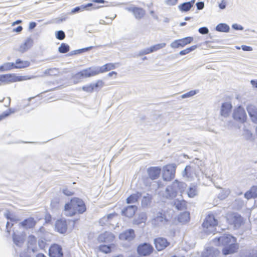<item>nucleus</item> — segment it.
<instances>
[{"instance_id":"nucleus-1","label":"nucleus","mask_w":257,"mask_h":257,"mask_svg":"<svg viewBox=\"0 0 257 257\" xmlns=\"http://www.w3.org/2000/svg\"><path fill=\"white\" fill-rule=\"evenodd\" d=\"M213 241H216L218 245L226 246L222 250L223 253L225 255L233 253L238 249V245L235 243L236 240L234 237L229 234H225Z\"/></svg>"},{"instance_id":"nucleus-2","label":"nucleus","mask_w":257,"mask_h":257,"mask_svg":"<svg viewBox=\"0 0 257 257\" xmlns=\"http://www.w3.org/2000/svg\"><path fill=\"white\" fill-rule=\"evenodd\" d=\"M86 206L83 200L78 198H74L70 203L65 204L64 211L67 216H72L76 213L82 214L86 211Z\"/></svg>"},{"instance_id":"nucleus-3","label":"nucleus","mask_w":257,"mask_h":257,"mask_svg":"<svg viewBox=\"0 0 257 257\" xmlns=\"http://www.w3.org/2000/svg\"><path fill=\"white\" fill-rule=\"evenodd\" d=\"M36 78V76H17L15 74L0 75V81L8 84L17 81H26Z\"/></svg>"},{"instance_id":"nucleus-4","label":"nucleus","mask_w":257,"mask_h":257,"mask_svg":"<svg viewBox=\"0 0 257 257\" xmlns=\"http://www.w3.org/2000/svg\"><path fill=\"white\" fill-rule=\"evenodd\" d=\"M185 185L184 183L179 182L176 180L166 188L165 192L163 193V196L167 199H173L176 196L180 187H184Z\"/></svg>"},{"instance_id":"nucleus-5","label":"nucleus","mask_w":257,"mask_h":257,"mask_svg":"<svg viewBox=\"0 0 257 257\" xmlns=\"http://www.w3.org/2000/svg\"><path fill=\"white\" fill-rule=\"evenodd\" d=\"M217 224V221L213 215H209L207 216L203 224V230L206 233H214L216 231L215 227Z\"/></svg>"},{"instance_id":"nucleus-6","label":"nucleus","mask_w":257,"mask_h":257,"mask_svg":"<svg viewBox=\"0 0 257 257\" xmlns=\"http://www.w3.org/2000/svg\"><path fill=\"white\" fill-rule=\"evenodd\" d=\"M169 220V216L165 211H159L155 213L152 220V224L154 226H160L165 224Z\"/></svg>"},{"instance_id":"nucleus-7","label":"nucleus","mask_w":257,"mask_h":257,"mask_svg":"<svg viewBox=\"0 0 257 257\" xmlns=\"http://www.w3.org/2000/svg\"><path fill=\"white\" fill-rule=\"evenodd\" d=\"M98 74H99V73L97 66L89 67L77 73L74 76V78L76 79H81L83 78L91 77Z\"/></svg>"},{"instance_id":"nucleus-8","label":"nucleus","mask_w":257,"mask_h":257,"mask_svg":"<svg viewBox=\"0 0 257 257\" xmlns=\"http://www.w3.org/2000/svg\"><path fill=\"white\" fill-rule=\"evenodd\" d=\"M176 165L175 164H168L163 167V178L167 181H170L174 177L175 175Z\"/></svg>"},{"instance_id":"nucleus-9","label":"nucleus","mask_w":257,"mask_h":257,"mask_svg":"<svg viewBox=\"0 0 257 257\" xmlns=\"http://www.w3.org/2000/svg\"><path fill=\"white\" fill-rule=\"evenodd\" d=\"M198 167H197L195 164H191L187 166L182 174L184 177L187 178H192L194 175L197 176L199 174Z\"/></svg>"},{"instance_id":"nucleus-10","label":"nucleus","mask_w":257,"mask_h":257,"mask_svg":"<svg viewBox=\"0 0 257 257\" xmlns=\"http://www.w3.org/2000/svg\"><path fill=\"white\" fill-rule=\"evenodd\" d=\"M232 116L235 120L240 122H244L247 118L245 110L241 106H239L234 110Z\"/></svg>"},{"instance_id":"nucleus-11","label":"nucleus","mask_w":257,"mask_h":257,"mask_svg":"<svg viewBox=\"0 0 257 257\" xmlns=\"http://www.w3.org/2000/svg\"><path fill=\"white\" fill-rule=\"evenodd\" d=\"M126 10L128 12L133 13L135 18L137 20H141L145 16L146 14L145 10L142 8L132 7L127 8Z\"/></svg>"},{"instance_id":"nucleus-12","label":"nucleus","mask_w":257,"mask_h":257,"mask_svg":"<svg viewBox=\"0 0 257 257\" xmlns=\"http://www.w3.org/2000/svg\"><path fill=\"white\" fill-rule=\"evenodd\" d=\"M104 85V83L103 81L98 80L95 83H91L86 86H83L82 89L87 93H92L97 88L102 87Z\"/></svg>"},{"instance_id":"nucleus-13","label":"nucleus","mask_w":257,"mask_h":257,"mask_svg":"<svg viewBox=\"0 0 257 257\" xmlns=\"http://www.w3.org/2000/svg\"><path fill=\"white\" fill-rule=\"evenodd\" d=\"M153 250V248L152 245L146 243L139 245L138 248V253L144 256L149 255Z\"/></svg>"},{"instance_id":"nucleus-14","label":"nucleus","mask_w":257,"mask_h":257,"mask_svg":"<svg viewBox=\"0 0 257 257\" xmlns=\"http://www.w3.org/2000/svg\"><path fill=\"white\" fill-rule=\"evenodd\" d=\"M49 255L50 257H63L61 247L58 244L52 245L49 249Z\"/></svg>"},{"instance_id":"nucleus-15","label":"nucleus","mask_w":257,"mask_h":257,"mask_svg":"<svg viewBox=\"0 0 257 257\" xmlns=\"http://www.w3.org/2000/svg\"><path fill=\"white\" fill-rule=\"evenodd\" d=\"M154 244L156 249L160 251L166 248L169 244V243L166 238L158 237L154 239Z\"/></svg>"},{"instance_id":"nucleus-16","label":"nucleus","mask_w":257,"mask_h":257,"mask_svg":"<svg viewBox=\"0 0 257 257\" xmlns=\"http://www.w3.org/2000/svg\"><path fill=\"white\" fill-rule=\"evenodd\" d=\"M120 63H107L101 67L97 66L99 73H103L111 70L114 69L120 66Z\"/></svg>"},{"instance_id":"nucleus-17","label":"nucleus","mask_w":257,"mask_h":257,"mask_svg":"<svg viewBox=\"0 0 257 257\" xmlns=\"http://www.w3.org/2000/svg\"><path fill=\"white\" fill-rule=\"evenodd\" d=\"M36 224V221L33 217H29L19 223L20 227H22L28 229L33 228Z\"/></svg>"},{"instance_id":"nucleus-18","label":"nucleus","mask_w":257,"mask_h":257,"mask_svg":"<svg viewBox=\"0 0 257 257\" xmlns=\"http://www.w3.org/2000/svg\"><path fill=\"white\" fill-rule=\"evenodd\" d=\"M56 230L60 233H64L67 230L66 221L63 219L58 220L55 223Z\"/></svg>"},{"instance_id":"nucleus-19","label":"nucleus","mask_w":257,"mask_h":257,"mask_svg":"<svg viewBox=\"0 0 257 257\" xmlns=\"http://www.w3.org/2000/svg\"><path fill=\"white\" fill-rule=\"evenodd\" d=\"M161 169L158 167H152L148 168L147 172L149 177L152 180L158 178L160 174Z\"/></svg>"},{"instance_id":"nucleus-20","label":"nucleus","mask_w":257,"mask_h":257,"mask_svg":"<svg viewBox=\"0 0 257 257\" xmlns=\"http://www.w3.org/2000/svg\"><path fill=\"white\" fill-rule=\"evenodd\" d=\"M114 238V236L111 232L106 231L99 235L98 240L100 242H110L113 241Z\"/></svg>"},{"instance_id":"nucleus-21","label":"nucleus","mask_w":257,"mask_h":257,"mask_svg":"<svg viewBox=\"0 0 257 257\" xmlns=\"http://www.w3.org/2000/svg\"><path fill=\"white\" fill-rule=\"evenodd\" d=\"M135 234L132 229H128L119 235V238L121 240L131 241L134 239Z\"/></svg>"},{"instance_id":"nucleus-22","label":"nucleus","mask_w":257,"mask_h":257,"mask_svg":"<svg viewBox=\"0 0 257 257\" xmlns=\"http://www.w3.org/2000/svg\"><path fill=\"white\" fill-rule=\"evenodd\" d=\"M248 113L252 120L255 123H257V108L253 105H249L247 107Z\"/></svg>"},{"instance_id":"nucleus-23","label":"nucleus","mask_w":257,"mask_h":257,"mask_svg":"<svg viewBox=\"0 0 257 257\" xmlns=\"http://www.w3.org/2000/svg\"><path fill=\"white\" fill-rule=\"evenodd\" d=\"M137 210V207L135 205H130L122 210V214L128 218L132 217Z\"/></svg>"},{"instance_id":"nucleus-24","label":"nucleus","mask_w":257,"mask_h":257,"mask_svg":"<svg viewBox=\"0 0 257 257\" xmlns=\"http://www.w3.org/2000/svg\"><path fill=\"white\" fill-rule=\"evenodd\" d=\"M232 108V105L230 102H225L222 103L220 110V114L224 117H227Z\"/></svg>"},{"instance_id":"nucleus-25","label":"nucleus","mask_w":257,"mask_h":257,"mask_svg":"<svg viewBox=\"0 0 257 257\" xmlns=\"http://www.w3.org/2000/svg\"><path fill=\"white\" fill-rule=\"evenodd\" d=\"M14 243L18 246H21L24 243L25 235L23 234H17L16 232L13 234Z\"/></svg>"},{"instance_id":"nucleus-26","label":"nucleus","mask_w":257,"mask_h":257,"mask_svg":"<svg viewBox=\"0 0 257 257\" xmlns=\"http://www.w3.org/2000/svg\"><path fill=\"white\" fill-rule=\"evenodd\" d=\"M244 197L247 199L257 197V186H253L244 194Z\"/></svg>"},{"instance_id":"nucleus-27","label":"nucleus","mask_w":257,"mask_h":257,"mask_svg":"<svg viewBox=\"0 0 257 257\" xmlns=\"http://www.w3.org/2000/svg\"><path fill=\"white\" fill-rule=\"evenodd\" d=\"M218 253L217 249L213 247H207L202 253V257H215Z\"/></svg>"},{"instance_id":"nucleus-28","label":"nucleus","mask_w":257,"mask_h":257,"mask_svg":"<svg viewBox=\"0 0 257 257\" xmlns=\"http://www.w3.org/2000/svg\"><path fill=\"white\" fill-rule=\"evenodd\" d=\"M195 0H192L190 2L184 3L178 6V8L181 12L188 11L193 6Z\"/></svg>"},{"instance_id":"nucleus-29","label":"nucleus","mask_w":257,"mask_h":257,"mask_svg":"<svg viewBox=\"0 0 257 257\" xmlns=\"http://www.w3.org/2000/svg\"><path fill=\"white\" fill-rule=\"evenodd\" d=\"M230 221L235 227L238 228L242 222V218L240 215L235 214L232 216Z\"/></svg>"},{"instance_id":"nucleus-30","label":"nucleus","mask_w":257,"mask_h":257,"mask_svg":"<svg viewBox=\"0 0 257 257\" xmlns=\"http://www.w3.org/2000/svg\"><path fill=\"white\" fill-rule=\"evenodd\" d=\"M30 65V62L28 61H23L20 59H18L15 64V68L21 69L29 67Z\"/></svg>"},{"instance_id":"nucleus-31","label":"nucleus","mask_w":257,"mask_h":257,"mask_svg":"<svg viewBox=\"0 0 257 257\" xmlns=\"http://www.w3.org/2000/svg\"><path fill=\"white\" fill-rule=\"evenodd\" d=\"M147 217L146 213H140L138 217L133 220V223L138 225L142 223H144L147 220Z\"/></svg>"},{"instance_id":"nucleus-32","label":"nucleus","mask_w":257,"mask_h":257,"mask_svg":"<svg viewBox=\"0 0 257 257\" xmlns=\"http://www.w3.org/2000/svg\"><path fill=\"white\" fill-rule=\"evenodd\" d=\"M32 40L30 39L26 40L24 44H22L18 49V51L21 53H24L28 50L31 46Z\"/></svg>"},{"instance_id":"nucleus-33","label":"nucleus","mask_w":257,"mask_h":257,"mask_svg":"<svg viewBox=\"0 0 257 257\" xmlns=\"http://www.w3.org/2000/svg\"><path fill=\"white\" fill-rule=\"evenodd\" d=\"M141 193L139 192H137L130 195L126 199L127 203L132 204L137 202L138 200V199L141 196Z\"/></svg>"},{"instance_id":"nucleus-34","label":"nucleus","mask_w":257,"mask_h":257,"mask_svg":"<svg viewBox=\"0 0 257 257\" xmlns=\"http://www.w3.org/2000/svg\"><path fill=\"white\" fill-rule=\"evenodd\" d=\"M174 205L178 210H184L186 208V202L183 200L178 199L175 200L174 202Z\"/></svg>"},{"instance_id":"nucleus-35","label":"nucleus","mask_w":257,"mask_h":257,"mask_svg":"<svg viewBox=\"0 0 257 257\" xmlns=\"http://www.w3.org/2000/svg\"><path fill=\"white\" fill-rule=\"evenodd\" d=\"M14 68H15V63L7 62L0 66V71H9Z\"/></svg>"},{"instance_id":"nucleus-36","label":"nucleus","mask_w":257,"mask_h":257,"mask_svg":"<svg viewBox=\"0 0 257 257\" xmlns=\"http://www.w3.org/2000/svg\"><path fill=\"white\" fill-rule=\"evenodd\" d=\"M229 27L223 23L218 24L216 27V30L218 32H228L229 31Z\"/></svg>"},{"instance_id":"nucleus-37","label":"nucleus","mask_w":257,"mask_h":257,"mask_svg":"<svg viewBox=\"0 0 257 257\" xmlns=\"http://www.w3.org/2000/svg\"><path fill=\"white\" fill-rule=\"evenodd\" d=\"M59 73L58 69L56 68L48 69L44 72L45 75L49 76H57L59 75Z\"/></svg>"},{"instance_id":"nucleus-38","label":"nucleus","mask_w":257,"mask_h":257,"mask_svg":"<svg viewBox=\"0 0 257 257\" xmlns=\"http://www.w3.org/2000/svg\"><path fill=\"white\" fill-rule=\"evenodd\" d=\"M230 193L229 189H222L218 194V198L221 200L225 199Z\"/></svg>"},{"instance_id":"nucleus-39","label":"nucleus","mask_w":257,"mask_h":257,"mask_svg":"<svg viewBox=\"0 0 257 257\" xmlns=\"http://www.w3.org/2000/svg\"><path fill=\"white\" fill-rule=\"evenodd\" d=\"M188 196L189 197L193 198L196 196L198 193V191L195 186H192L190 187L187 192Z\"/></svg>"},{"instance_id":"nucleus-40","label":"nucleus","mask_w":257,"mask_h":257,"mask_svg":"<svg viewBox=\"0 0 257 257\" xmlns=\"http://www.w3.org/2000/svg\"><path fill=\"white\" fill-rule=\"evenodd\" d=\"M152 197L149 194L147 196L143 197L142 200V205L143 207H145L149 205L151 202Z\"/></svg>"},{"instance_id":"nucleus-41","label":"nucleus","mask_w":257,"mask_h":257,"mask_svg":"<svg viewBox=\"0 0 257 257\" xmlns=\"http://www.w3.org/2000/svg\"><path fill=\"white\" fill-rule=\"evenodd\" d=\"M189 219V213L188 212H184L182 213L179 217V221L181 222H188Z\"/></svg>"},{"instance_id":"nucleus-42","label":"nucleus","mask_w":257,"mask_h":257,"mask_svg":"<svg viewBox=\"0 0 257 257\" xmlns=\"http://www.w3.org/2000/svg\"><path fill=\"white\" fill-rule=\"evenodd\" d=\"M92 4L89 3L86 5H81L80 7H77L73 9L71 11V13H75L78 12L79 11H83L84 10L86 9L87 7H91L92 6Z\"/></svg>"},{"instance_id":"nucleus-43","label":"nucleus","mask_w":257,"mask_h":257,"mask_svg":"<svg viewBox=\"0 0 257 257\" xmlns=\"http://www.w3.org/2000/svg\"><path fill=\"white\" fill-rule=\"evenodd\" d=\"M166 44L165 43H162L155 45L150 48V51H151V53H152L154 51H156L158 50H160V49L165 47L166 46Z\"/></svg>"},{"instance_id":"nucleus-44","label":"nucleus","mask_w":257,"mask_h":257,"mask_svg":"<svg viewBox=\"0 0 257 257\" xmlns=\"http://www.w3.org/2000/svg\"><path fill=\"white\" fill-rule=\"evenodd\" d=\"M179 40L181 45V47H183L186 45L190 43L193 41V38L192 37H188Z\"/></svg>"},{"instance_id":"nucleus-45","label":"nucleus","mask_w":257,"mask_h":257,"mask_svg":"<svg viewBox=\"0 0 257 257\" xmlns=\"http://www.w3.org/2000/svg\"><path fill=\"white\" fill-rule=\"evenodd\" d=\"M69 50V46L65 43H62L59 47V51L61 53H65Z\"/></svg>"},{"instance_id":"nucleus-46","label":"nucleus","mask_w":257,"mask_h":257,"mask_svg":"<svg viewBox=\"0 0 257 257\" xmlns=\"http://www.w3.org/2000/svg\"><path fill=\"white\" fill-rule=\"evenodd\" d=\"M198 92V90H191L186 93H185V94L182 95L181 97L182 98L190 97L195 95Z\"/></svg>"},{"instance_id":"nucleus-47","label":"nucleus","mask_w":257,"mask_h":257,"mask_svg":"<svg viewBox=\"0 0 257 257\" xmlns=\"http://www.w3.org/2000/svg\"><path fill=\"white\" fill-rule=\"evenodd\" d=\"M100 251L107 253L111 251L110 246L106 245H101L99 247Z\"/></svg>"},{"instance_id":"nucleus-48","label":"nucleus","mask_w":257,"mask_h":257,"mask_svg":"<svg viewBox=\"0 0 257 257\" xmlns=\"http://www.w3.org/2000/svg\"><path fill=\"white\" fill-rule=\"evenodd\" d=\"M56 37L60 40L64 39L65 37V33L63 31H58L56 33Z\"/></svg>"},{"instance_id":"nucleus-49","label":"nucleus","mask_w":257,"mask_h":257,"mask_svg":"<svg viewBox=\"0 0 257 257\" xmlns=\"http://www.w3.org/2000/svg\"><path fill=\"white\" fill-rule=\"evenodd\" d=\"M170 46L172 48H177L180 47H181V45L180 44V40H177L174 41H173L171 44Z\"/></svg>"},{"instance_id":"nucleus-50","label":"nucleus","mask_w":257,"mask_h":257,"mask_svg":"<svg viewBox=\"0 0 257 257\" xmlns=\"http://www.w3.org/2000/svg\"><path fill=\"white\" fill-rule=\"evenodd\" d=\"M59 199L57 198L54 199L51 203V205L53 208H58L59 207Z\"/></svg>"},{"instance_id":"nucleus-51","label":"nucleus","mask_w":257,"mask_h":257,"mask_svg":"<svg viewBox=\"0 0 257 257\" xmlns=\"http://www.w3.org/2000/svg\"><path fill=\"white\" fill-rule=\"evenodd\" d=\"M151 53V51H150V48H146V49H143V50H142L141 51H140L139 53V56H141L148 54H149Z\"/></svg>"},{"instance_id":"nucleus-52","label":"nucleus","mask_w":257,"mask_h":257,"mask_svg":"<svg viewBox=\"0 0 257 257\" xmlns=\"http://www.w3.org/2000/svg\"><path fill=\"white\" fill-rule=\"evenodd\" d=\"M36 238L33 235H30L28 237V243L31 244H35L36 243Z\"/></svg>"},{"instance_id":"nucleus-53","label":"nucleus","mask_w":257,"mask_h":257,"mask_svg":"<svg viewBox=\"0 0 257 257\" xmlns=\"http://www.w3.org/2000/svg\"><path fill=\"white\" fill-rule=\"evenodd\" d=\"M178 2V0H166L165 4L168 6H174Z\"/></svg>"},{"instance_id":"nucleus-54","label":"nucleus","mask_w":257,"mask_h":257,"mask_svg":"<svg viewBox=\"0 0 257 257\" xmlns=\"http://www.w3.org/2000/svg\"><path fill=\"white\" fill-rule=\"evenodd\" d=\"M199 32L202 34H206L208 33V29L206 27L200 28L199 30Z\"/></svg>"},{"instance_id":"nucleus-55","label":"nucleus","mask_w":257,"mask_h":257,"mask_svg":"<svg viewBox=\"0 0 257 257\" xmlns=\"http://www.w3.org/2000/svg\"><path fill=\"white\" fill-rule=\"evenodd\" d=\"M5 216L8 219H10L11 221H14L16 220L15 217L11 216V214L9 211L5 214Z\"/></svg>"},{"instance_id":"nucleus-56","label":"nucleus","mask_w":257,"mask_h":257,"mask_svg":"<svg viewBox=\"0 0 257 257\" xmlns=\"http://www.w3.org/2000/svg\"><path fill=\"white\" fill-rule=\"evenodd\" d=\"M116 216V215L115 214H109L107 215L106 217L104 216L103 218V220H105L106 221H109L110 219Z\"/></svg>"},{"instance_id":"nucleus-57","label":"nucleus","mask_w":257,"mask_h":257,"mask_svg":"<svg viewBox=\"0 0 257 257\" xmlns=\"http://www.w3.org/2000/svg\"><path fill=\"white\" fill-rule=\"evenodd\" d=\"M246 257H257V250H252Z\"/></svg>"},{"instance_id":"nucleus-58","label":"nucleus","mask_w":257,"mask_h":257,"mask_svg":"<svg viewBox=\"0 0 257 257\" xmlns=\"http://www.w3.org/2000/svg\"><path fill=\"white\" fill-rule=\"evenodd\" d=\"M197 9L199 10L203 9L204 7V4L203 2H198L196 4Z\"/></svg>"},{"instance_id":"nucleus-59","label":"nucleus","mask_w":257,"mask_h":257,"mask_svg":"<svg viewBox=\"0 0 257 257\" xmlns=\"http://www.w3.org/2000/svg\"><path fill=\"white\" fill-rule=\"evenodd\" d=\"M241 48H242V49L245 51H251L252 50V47H251L250 46H247L246 45L241 46Z\"/></svg>"},{"instance_id":"nucleus-60","label":"nucleus","mask_w":257,"mask_h":257,"mask_svg":"<svg viewBox=\"0 0 257 257\" xmlns=\"http://www.w3.org/2000/svg\"><path fill=\"white\" fill-rule=\"evenodd\" d=\"M63 192L65 195L67 196H71L73 195V192L67 189H63Z\"/></svg>"},{"instance_id":"nucleus-61","label":"nucleus","mask_w":257,"mask_h":257,"mask_svg":"<svg viewBox=\"0 0 257 257\" xmlns=\"http://www.w3.org/2000/svg\"><path fill=\"white\" fill-rule=\"evenodd\" d=\"M232 27L235 30H242L243 29V28L241 26L238 25L236 24H233Z\"/></svg>"},{"instance_id":"nucleus-62","label":"nucleus","mask_w":257,"mask_h":257,"mask_svg":"<svg viewBox=\"0 0 257 257\" xmlns=\"http://www.w3.org/2000/svg\"><path fill=\"white\" fill-rule=\"evenodd\" d=\"M219 8L223 10L226 7V3L224 2V0H222L221 3H220L219 5Z\"/></svg>"},{"instance_id":"nucleus-63","label":"nucleus","mask_w":257,"mask_h":257,"mask_svg":"<svg viewBox=\"0 0 257 257\" xmlns=\"http://www.w3.org/2000/svg\"><path fill=\"white\" fill-rule=\"evenodd\" d=\"M10 115V113H3L0 115V121Z\"/></svg>"},{"instance_id":"nucleus-64","label":"nucleus","mask_w":257,"mask_h":257,"mask_svg":"<svg viewBox=\"0 0 257 257\" xmlns=\"http://www.w3.org/2000/svg\"><path fill=\"white\" fill-rule=\"evenodd\" d=\"M51 220V216L49 214H46L45 216L46 222L49 223L50 222Z\"/></svg>"}]
</instances>
